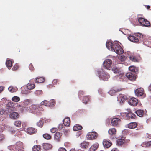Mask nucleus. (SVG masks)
I'll return each instance as SVG.
<instances>
[{"label": "nucleus", "instance_id": "nucleus-4", "mask_svg": "<svg viewBox=\"0 0 151 151\" xmlns=\"http://www.w3.org/2000/svg\"><path fill=\"white\" fill-rule=\"evenodd\" d=\"M116 41L114 43L113 51L118 54H122L124 53V50L120 45Z\"/></svg>", "mask_w": 151, "mask_h": 151}, {"label": "nucleus", "instance_id": "nucleus-35", "mask_svg": "<svg viewBox=\"0 0 151 151\" xmlns=\"http://www.w3.org/2000/svg\"><path fill=\"white\" fill-rule=\"evenodd\" d=\"M12 100L14 102H17L20 101V98L17 96H14L12 98Z\"/></svg>", "mask_w": 151, "mask_h": 151}, {"label": "nucleus", "instance_id": "nucleus-28", "mask_svg": "<svg viewBox=\"0 0 151 151\" xmlns=\"http://www.w3.org/2000/svg\"><path fill=\"white\" fill-rule=\"evenodd\" d=\"M80 145L81 148H86L89 145V143L87 142L83 141L81 143Z\"/></svg>", "mask_w": 151, "mask_h": 151}, {"label": "nucleus", "instance_id": "nucleus-15", "mask_svg": "<svg viewBox=\"0 0 151 151\" xmlns=\"http://www.w3.org/2000/svg\"><path fill=\"white\" fill-rule=\"evenodd\" d=\"M120 121L119 119L117 118H114L111 120V123L112 126H116L118 125Z\"/></svg>", "mask_w": 151, "mask_h": 151}, {"label": "nucleus", "instance_id": "nucleus-23", "mask_svg": "<svg viewBox=\"0 0 151 151\" xmlns=\"http://www.w3.org/2000/svg\"><path fill=\"white\" fill-rule=\"evenodd\" d=\"M137 126V124L136 122H131L128 124V127L129 129H133L136 128Z\"/></svg>", "mask_w": 151, "mask_h": 151}, {"label": "nucleus", "instance_id": "nucleus-11", "mask_svg": "<svg viewBox=\"0 0 151 151\" xmlns=\"http://www.w3.org/2000/svg\"><path fill=\"white\" fill-rule=\"evenodd\" d=\"M128 103L129 104L134 106L137 105L138 103V100L134 98H132L129 99L128 101Z\"/></svg>", "mask_w": 151, "mask_h": 151}, {"label": "nucleus", "instance_id": "nucleus-59", "mask_svg": "<svg viewBox=\"0 0 151 151\" xmlns=\"http://www.w3.org/2000/svg\"><path fill=\"white\" fill-rule=\"evenodd\" d=\"M58 151H66V150L64 148H60L59 149Z\"/></svg>", "mask_w": 151, "mask_h": 151}, {"label": "nucleus", "instance_id": "nucleus-50", "mask_svg": "<svg viewBox=\"0 0 151 151\" xmlns=\"http://www.w3.org/2000/svg\"><path fill=\"white\" fill-rule=\"evenodd\" d=\"M129 70L132 72H135L136 71H135V67L134 66H130L129 68Z\"/></svg>", "mask_w": 151, "mask_h": 151}, {"label": "nucleus", "instance_id": "nucleus-3", "mask_svg": "<svg viewBox=\"0 0 151 151\" xmlns=\"http://www.w3.org/2000/svg\"><path fill=\"white\" fill-rule=\"evenodd\" d=\"M97 73L99 78L101 80L107 81L110 77L108 73L102 69L98 70Z\"/></svg>", "mask_w": 151, "mask_h": 151}, {"label": "nucleus", "instance_id": "nucleus-54", "mask_svg": "<svg viewBox=\"0 0 151 151\" xmlns=\"http://www.w3.org/2000/svg\"><path fill=\"white\" fill-rule=\"evenodd\" d=\"M57 128H52L51 129H50V132L52 133H55L57 130Z\"/></svg>", "mask_w": 151, "mask_h": 151}, {"label": "nucleus", "instance_id": "nucleus-53", "mask_svg": "<svg viewBox=\"0 0 151 151\" xmlns=\"http://www.w3.org/2000/svg\"><path fill=\"white\" fill-rule=\"evenodd\" d=\"M7 60H6V64L8 68L9 69V60H8V58H7Z\"/></svg>", "mask_w": 151, "mask_h": 151}, {"label": "nucleus", "instance_id": "nucleus-19", "mask_svg": "<svg viewBox=\"0 0 151 151\" xmlns=\"http://www.w3.org/2000/svg\"><path fill=\"white\" fill-rule=\"evenodd\" d=\"M142 42L143 44L144 45L150 47H151V42L147 40V38L144 37V39H143Z\"/></svg>", "mask_w": 151, "mask_h": 151}, {"label": "nucleus", "instance_id": "nucleus-17", "mask_svg": "<svg viewBox=\"0 0 151 151\" xmlns=\"http://www.w3.org/2000/svg\"><path fill=\"white\" fill-rule=\"evenodd\" d=\"M37 131V129H35L32 127H29L26 129V132L29 134H33L36 133Z\"/></svg>", "mask_w": 151, "mask_h": 151}, {"label": "nucleus", "instance_id": "nucleus-1", "mask_svg": "<svg viewBox=\"0 0 151 151\" xmlns=\"http://www.w3.org/2000/svg\"><path fill=\"white\" fill-rule=\"evenodd\" d=\"M43 110V109L42 107H40L39 105L33 104L31 105L28 108L27 111L39 115L41 114V111Z\"/></svg>", "mask_w": 151, "mask_h": 151}, {"label": "nucleus", "instance_id": "nucleus-56", "mask_svg": "<svg viewBox=\"0 0 151 151\" xmlns=\"http://www.w3.org/2000/svg\"><path fill=\"white\" fill-rule=\"evenodd\" d=\"M4 112V110L0 109V116L3 115Z\"/></svg>", "mask_w": 151, "mask_h": 151}, {"label": "nucleus", "instance_id": "nucleus-12", "mask_svg": "<svg viewBox=\"0 0 151 151\" xmlns=\"http://www.w3.org/2000/svg\"><path fill=\"white\" fill-rule=\"evenodd\" d=\"M144 89L142 88H139L135 90V95L138 96H141L144 94Z\"/></svg>", "mask_w": 151, "mask_h": 151}, {"label": "nucleus", "instance_id": "nucleus-47", "mask_svg": "<svg viewBox=\"0 0 151 151\" xmlns=\"http://www.w3.org/2000/svg\"><path fill=\"white\" fill-rule=\"evenodd\" d=\"M150 22L146 19H145L143 26L148 27H150Z\"/></svg>", "mask_w": 151, "mask_h": 151}, {"label": "nucleus", "instance_id": "nucleus-18", "mask_svg": "<svg viewBox=\"0 0 151 151\" xmlns=\"http://www.w3.org/2000/svg\"><path fill=\"white\" fill-rule=\"evenodd\" d=\"M114 44L111 42H107L106 46L107 48L109 50L113 51V49Z\"/></svg>", "mask_w": 151, "mask_h": 151}, {"label": "nucleus", "instance_id": "nucleus-24", "mask_svg": "<svg viewBox=\"0 0 151 151\" xmlns=\"http://www.w3.org/2000/svg\"><path fill=\"white\" fill-rule=\"evenodd\" d=\"M63 121L64 125L66 126H68L70 125V121L69 118L68 117L66 118L63 120Z\"/></svg>", "mask_w": 151, "mask_h": 151}, {"label": "nucleus", "instance_id": "nucleus-63", "mask_svg": "<svg viewBox=\"0 0 151 151\" xmlns=\"http://www.w3.org/2000/svg\"><path fill=\"white\" fill-rule=\"evenodd\" d=\"M119 150L116 148H113L111 151H119Z\"/></svg>", "mask_w": 151, "mask_h": 151}, {"label": "nucleus", "instance_id": "nucleus-26", "mask_svg": "<svg viewBox=\"0 0 151 151\" xmlns=\"http://www.w3.org/2000/svg\"><path fill=\"white\" fill-rule=\"evenodd\" d=\"M112 70L115 73H121V69L120 68H118L117 67L114 66L112 69Z\"/></svg>", "mask_w": 151, "mask_h": 151}, {"label": "nucleus", "instance_id": "nucleus-48", "mask_svg": "<svg viewBox=\"0 0 151 151\" xmlns=\"http://www.w3.org/2000/svg\"><path fill=\"white\" fill-rule=\"evenodd\" d=\"M116 91L114 89L110 90L108 92V93L111 95H114L116 92Z\"/></svg>", "mask_w": 151, "mask_h": 151}, {"label": "nucleus", "instance_id": "nucleus-16", "mask_svg": "<svg viewBox=\"0 0 151 151\" xmlns=\"http://www.w3.org/2000/svg\"><path fill=\"white\" fill-rule=\"evenodd\" d=\"M19 117V114L17 112H13L10 113V118L13 119H17Z\"/></svg>", "mask_w": 151, "mask_h": 151}, {"label": "nucleus", "instance_id": "nucleus-36", "mask_svg": "<svg viewBox=\"0 0 151 151\" xmlns=\"http://www.w3.org/2000/svg\"><path fill=\"white\" fill-rule=\"evenodd\" d=\"M21 122L20 121H16L14 122V125L17 127H20L21 126Z\"/></svg>", "mask_w": 151, "mask_h": 151}, {"label": "nucleus", "instance_id": "nucleus-34", "mask_svg": "<svg viewBox=\"0 0 151 151\" xmlns=\"http://www.w3.org/2000/svg\"><path fill=\"white\" fill-rule=\"evenodd\" d=\"M41 149V147L39 145H36L34 146L32 149L33 151H39Z\"/></svg>", "mask_w": 151, "mask_h": 151}, {"label": "nucleus", "instance_id": "nucleus-33", "mask_svg": "<svg viewBox=\"0 0 151 151\" xmlns=\"http://www.w3.org/2000/svg\"><path fill=\"white\" fill-rule=\"evenodd\" d=\"M51 145L48 143H45L43 145V148L45 150L50 149L51 148Z\"/></svg>", "mask_w": 151, "mask_h": 151}, {"label": "nucleus", "instance_id": "nucleus-60", "mask_svg": "<svg viewBox=\"0 0 151 151\" xmlns=\"http://www.w3.org/2000/svg\"><path fill=\"white\" fill-rule=\"evenodd\" d=\"M147 137L148 139H151V134H147Z\"/></svg>", "mask_w": 151, "mask_h": 151}, {"label": "nucleus", "instance_id": "nucleus-10", "mask_svg": "<svg viewBox=\"0 0 151 151\" xmlns=\"http://www.w3.org/2000/svg\"><path fill=\"white\" fill-rule=\"evenodd\" d=\"M126 96L123 94H120L117 97V100L119 101L121 104H122L125 102L127 99Z\"/></svg>", "mask_w": 151, "mask_h": 151}, {"label": "nucleus", "instance_id": "nucleus-2", "mask_svg": "<svg viewBox=\"0 0 151 151\" xmlns=\"http://www.w3.org/2000/svg\"><path fill=\"white\" fill-rule=\"evenodd\" d=\"M30 101L29 99H26L19 103V104L21 106L19 111L21 113H24L26 111H27L29 108L26 107L29 105Z\"/></svg>", "mask_w": 151, "mask_h": 151}, {"label": "nucleus", "instance_id": "nucleus-5", "mask_svg": "<svg viewBox=\"0 0 151 151\" xmlns=\"http://www.w3.org/2000/svg\"><path fill=\"white\" fill-rule=\"evenodd\" d=\"M21 106L17 103H15L10 102V110L12 111L19 110V111L20 108Z\"/></svg>", "mask_w": 151, "mask_h": 151}, {"label": "nucleus", "instance_id": "nucleus-46", "mask_svg": "<svg viewBox=\"0 0 151 151\" xmlns=\"http://www.w3.org/2000/svg\"><path fill=\"white\" fill-rule=\"evenodd\" d=\"M118 59L121 61H124L126 58V57L125 56L122 55H119L118 57Z\"/></svg>", "mask_w": 151, "mask_h": 151}, {"label": "nucleus", "instance_id": "nucleus-62", "mask_svg": "<svg viewBox=\"0 0 151 151\" xmlns=\"http://www.w3.org/2000/svg\"><path fill=\"white\" fill-rule=\"evenodd\" d=\"M3 138V134L0 133V141H1Z\"/></svg>", "mask_w": 151, "mask_h": 151}, {"label": "nucleus", "instance_id": "nucleus-42", "mask_svg": "<svg viewBox=\"0 0 151 151\" xmlns=\"http://www.w3.org/2000/svg\"><path fill=\"white\" fill-rule=\"evenodd\" d=\"M17 88L16 87H14L13 86H10V92H14L16 91H17Z\"/></svg>", "mask_w": 151, "mask_h": 151}, {"label": "nucleus", "instance_id": "nucleus-6", "mask_svg": "<svg viewBox=\"0 0 151 151\" xmlns=\"http://www.w3.org/2000/svg\"><path fill=\"white\" fill-rule=\"evenodd\" d=\"M112 64V61L110 59H106L103 63L105 68L110 70Z\"/></svg>", "mask_w": 151, "mask_h": 151}, {"label": "nucleus", "instance_id": "nucleus-64", "mask_svg": "<svg viewBox=\"0 0 151 151\" xmlns=\"http://www.w3.org/2000/svg\"><path fill=\"white\" fill-rule=\"evenodd\" d=\"M4 88L2 86H0V93H1L3 90Z\"/></svg>", "mask_w": 151, "mask_h": 151}, {"label": "nucleus", "instance_id": "nucleus-32", "mask_svg": "<svg viewBox=\"0 0 151 151\" xmlns=\"http://www.w3.org/2000/svg\"><path fill=\"white\" fill-rule=\"evenodd\" d=\"M108 133L110 135L114 134L116 133V129L114 128L110 129L108 131Z\"/></svg>", "mask_w": 151, "mask_h": 151}, {"label": "nucleus", "instance_id": "nucleus-29", "mask_svg": "<svg viewBox=\"0 0 151 151\" xmlns=\"http://www.w3.org/2000/svg\"><path fill=\"white\" fill-rule=\"evenodd\" d=\"M35 87L34 84L31 83V82L29 83L27 85V89L29 90H32L34 89Z\"/></svg>", "mask_w": 151, "mask_h": 151}, {"label": "nucleus", "instance_id": "nucleus-37", "mask_svg": "<svg viewBox=\"0 0 151 151\" xmlns=\"http://www.w3.org/2000/svg\"><path fill=\"white\" fill-rule=\"evenodd\" d=\"M82 129V127L81 126L76 125L74 126L73 127V129L74 131L80 130Z\"/></svg>", "mask_w": 151, "mask_h": 151}, {"label": "nucleus", "instance_id": "nucleus-13", "mask_svg": "<svg viewBox=\"0 0 151 151\" xmlns=\"http://www.w3.org/2000/svg\"><path fill=\"white\" fill-rule=\"evenodd\" d=\"M126 78H127L131 81L135 80L136 78V77L133 74L131 73H127L126 74Z\"/></svg>", "mask_w": 151, "mask_h": 151}, {"label": "nucleus", "instance_id": "nucleus-38", "mask_svg": "<svg viewBox=\"0 0 151 151\" xmlns=\"http://www.w3.org/2000/svg\"><path fill=\"white\" fill-rule=\"evenodd\" d=\"M135 35L136 36H137L138 37H140V39L142 40L143 41V39H144V37H146V36L145 35H142L141 34L139 33H136L135 34Z\"/></svg>", "mask_w": 151, "mask_h": 151}, {"label": "nucleus", "instance_id": "nucleus-55", "mask_svg": "<svg viewBox=\"0 0 151 151\" xmlns=\"http://www.w3.org/2000/svg\"><path fill=\"white\" fill-rule=\"evenodd\" d=\"M44 105L46 106H49V101L46 100H44Z\"/></svg>", "mask_w": 151, "mask_h": 151}, {"label": "nucleus", "instance_id": "nucleus-31", "mask_svg": "<svg viewBox=\"0 0 151 151\" xmlns=\"http://www.w3.org/2000/svg\"><path fill=\"white\" fill-rule=\"evenodd\" d=\"M136 114L139 117H142L144 113V111L142 110L139 109L135 112Z\"/></svg>", "mask_w": 151, "mask_h": 151}, {"label": "nucleus", "instance_id": "nucleus-43", "mask_svg": "<svg viewBox=\"0 0 151 151\" xmlns=\"http://www.w3.org/2000/svg\"><path fill=\"white\" fill-rule=\"evenodd\" d=\"M43 137L46 139H49L51 138V136L50 135L47 134H45L43 135Z\"/></svg>", "mask_w": 151, "mask_h": 151}, {"label": "nucleus", "instance_id": "nucleus-7", "mask_svg": "<svg viewBox=\"0 0 151 151\" xmlns=\"http://www.w3.org/2000/svg\"><path fill=\"white\" fill-rule=\"evenodd\" d=\"M98 134L94 132H90L88 133L87 135V138L89 139H95L97 138Z\"/></svg>", "mask_w": 151, "mask_h": 151}, {"label": "nucleus", "instance_id": "nucleus-22", "mask_svg": "<svg viewBox=\"0 0 151 151\" xmlns=\"http://www.w3.org/2000/svg\"><path fill=\"white\" fill-rule=\"evenodd\" d=\"M99 145L97 143L93 144L89 149V151H95L98 147Z\"/></svg>", "mask_w": 151, "mask_h": 151}, {"label": "nucleus", "instance_id": "nucleus-57", "mask_svg": "<svg viewBox=\"0 0 151 151\" xmlns=\"http://www.w3.org/2000/svg\"><path fill=\"white\" fill-rule=\"evenodd\" d=\"M29 68L31 70H34L33 67L32 66V65L31 64H30L29 65Z\"/></svg>", "mask_w": 151, "mask_h": 151}, {"label": "nucleus", "instance_id": "nucleus-20", "mask_svg": "<svg viewBox=\"0 0 151 151\" xmlns=\"http://www.w3.org/2000/svg\"><path fill=\"white\" fill-rule=\"evenodd\" d=\"M128 39L134 42H137L139 41L138 39L134 36H129L128 38Z\"/></svg>", "mask_w": 151, "mask_h": 151}, {"label": "nucleus", "instance_id": "nucleus-61", "mask_svg": "<svg viewBox=\"0 0 151 151\" xmlns=\"http://www.w3.org/2000/svg\"><path fill=\"white\" fill-rule=\"evenodd\" d=\"M58 127L59 129H61L63 127V124H59Z\"/></svg>", "mask_w": 151, "mask_h": 151}, {"label": "nucleus", "instance_id": "nucleus-21", "mask_svg": "<svg viewBox=\"0 0 151 151\" xmlns=\"http://www.w3.org/2000/svg\"><path fill=\"white\" fill-rule=\"evenodd\" d=\"M116 143L117 145L119 146H122L124 144L125 140L122 139H119L116 140Z\"/></svg>", "mask_w": 151, "mask_h": 151}, {"label": "nucleus", "instance_id": "nucleus-51", "mask_svg": "<svg viewBox=\"0 0 151 151\" xmlns=\"http://www.w3.org/2000/svg\"><path fill=\"white\" fill-rule=\"evenodd\" d=\"M130 59L134 62H137V60L135 57L133 56H131L129 57Z\"/></svg>", "mask_w": 151, "mask_h": 151}, {"label": "nucleus", "instance_id": "nucleus-58", "mask_svg": "<svg viewBox=\"0 0 151 151\" xmlns=\"http://www.w3.org/2000/svg\"><path fill=\"white\" fill-rule=\"evenodd\" d=\"M84 93V92L82 91H79L78 93V96H80L81 95H83Z\"/></svg>", "mask_w": 151, "mask_h": 151}, {"label": "nucleus", "instance_id": "nucleus-27", "mask_svg": "<svg viewBox=\"0 0 151 151\" xmlns=\"http://www.w3.org/2000/svg\"><path fill=\"white\" fill-rule=\"evenodd\" d=\"M60 132H57L54 134V137L55 139H56L57 141H59L60 138Z\"/></svg>", "mask_w": 151, "mask_h": 151}, {"label": "nucleus", "instance_id": "nucleus-9", "mask_svg": "<svg viewBox=\"0 0 151 151\" xmlns=\"http://www.w3.org/2000/svg\"><path fill=\"white\" fill-rule=\"evenodd\" d=\"M115 78L118 81H124L126 78V77L124 73L121 72L120 73L119 75L115 76Z\"/></svg>", "mask_w": 151, "mask_h": 151}, {"label": "nucleus", "instance_id": "nucleus-39", "mask_svg": "<svg viewBox=\"0 0 151 151\" xmlns=\"http://www.w3.org/2000/svg\"><path fill=\"white\" fill-rule=\"evenodd\" d=\"M55 104V101L54 100H51L49 101V106H54Z\"/></svg>", "mask_w": 151, "mask_h": 151}, {"label": "nucleus", "instance_id": "nucleus-25", "mask_svg": "<svg viewBox=\"0 0 151 151\" xmlns=\"http://www.w3.org/2000/svg\"><path fill=\"white\" fill-rule=\"evenodd\" d=\"M151 145V141L145 142H143L141 144V146L143 147H147Z\"/></svg>", "mask_w": 151, "mask_h": 151}, {"label": "nucleus", "instance_id": "nucleus-40", "mask_svg": "<svg viewBox=\"0 0 151 151\" xmlns=\"http://www.w3.org/2000/svg\"><path fill=\"white\" fill-rule=\"evenodd\" d=\"M145 19L142 18H139L138 19V21L140 25L143 26L144 24Z\"/></svg>", "mask_w": 151, "mask_h": 151}, {"label": "nucleus", "instance_id": "nucleus-44", "mask_svg": "<svg viewBox=\"0 0 151 151\" xmlns=\"http://www.w3.org/2000/svg\"><path fill=\"white\" fill-rule=\"evenodd\" d=\"M89 98L87 96H86L84 97L82 101L83 103H87L88 101Z\"/></svg>", "mask_w": 151, "mask_h": 151}, {"label": "nucleus", "instance_id": "nucleus-14", "mask_svg": "<svg viewBox=\"0 0 151 151\" xmlns=\"http://www.w3.org/2000/svg\"><path fill=\"white\" fill-rule=\"evenodd\" d=\"M103 144L104 148H108L111 146L112 143L110 140L104 139L103 141Z\"/></svg>", "mask_w": 151, "mask_h": 151}, {"label": "nucleus", "instance_id": "nucleus-30", "mask_svg": "<svg viewBox=\"0 0 151 151\" xmlns=\"http://www.w3.org/2000/svg\"><path fill=\"white\" fill-rule=\"evenodd\" d=\"M45 81L44 78L42 77H37L35 80V82L37 83H42Z\"/></svg>", "mask_w": 151, "mask_h": 151}, {"label": "nucleus", "instance_id": "nucleus-41", "mask_svg": "<svg viewBox=\"0 0 151 151\" xmlns=\"http://www.w3.org/2000/svg\"><path fill=\"white\" fill-rule=\"evenodd\" d=\"M22 94H27L30 93V91L29 89H24L22 90L21 92Z\"/></svg>", "mask_w": 151, "mask_h": 151}, {"label": "nucleus", "instance_id": "nucleus-8", "mask_svg": "<svg viewBox=\"0 0 151 151\" xmlns=\"http://www.w3.org/2000/svg\"><path fill=\"white\" fill-rule=\"evenodd\" d=\"M122 115L125 116V117H124L123 118L126 119H128L130 118L134 119L136 116L135 114L131 112H129L128 113H123L122 114Z\"/></svg>", "mask_w": 151, "mask_h": 151}, {"label": "nucleus", "instance_id": "nucleus-52", "mask_svg": "<svg viewBox=\"0 0 151 151\" xmlns=\"http://www.w3.org/2000/svg\"><path fill=\"white\" fill-rule=\"evenodd\" d=\"M18 65L17 64H16L12 68V70L13 71L16 70L18 69Z\"/></svg>", "mask_w": 151, "mask_h": 151}, {"label": "nucleus", "instance_id": "nucleus-45", "mask_svg": "<svg viewBox=\"0 0 151 151\" xmlns=\"http://www.w3.org/2000/svg\"><path fill=\"white\" fill-rule=\"evenodd\" d=\"M43 92L41 90H36L34 92V93L37 96H39L42 94Z\"/></svg>", "mask_w": 151, "mask_h": 151}, {"label": "nucleus", "instance_id": "nucleus-49", "mask_svg": "<svg viewBox=\"0 0 151 151\" xmlns=\"http://www.w3.org/2000/svg\"><path fill=\"white\" fill-rule=\"evenodd\" d=\"M43 125V121L41 120L37 123V125L40 127H42Z\"/></svg>", "mask_w": 151, "mask_h": 151}]
</instances>
